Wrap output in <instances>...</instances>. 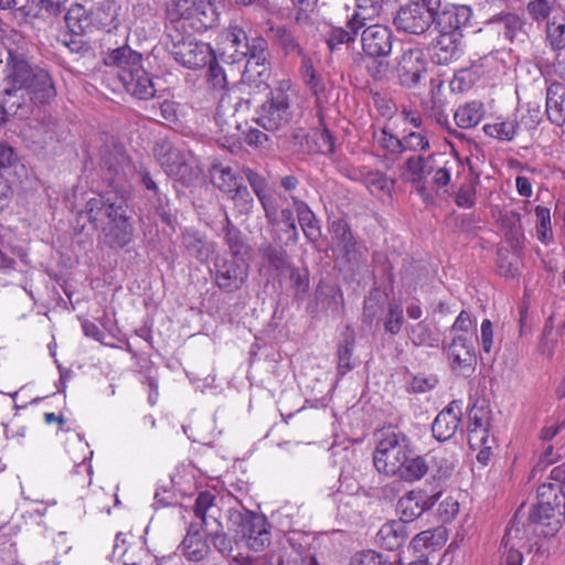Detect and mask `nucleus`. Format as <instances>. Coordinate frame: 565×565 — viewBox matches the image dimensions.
Returning <instances> with one entry per match:
<instances>
[{
	"label": "nucleus",
	"instance_id": "f257e3e1",
	"mask_svg": "<svg viewBox=\"0 0 565 565\" xmlns=\"http://www.w3.org/2000/svg\"><path fill=\"white\" fill-rule=\"evenodd\" d=\"M520 509L502 539V546L530 547L531 537L554 536L565 521V492L559 487L541 484L537 503L529 512L527 523L521 521Z\"/></svg>",
	"mask_w": 565,
	"mask_h": 565
},
{
	"label": "nucleus",
	"instance_id": "f03ea898",
	"mask_svg": "<svg viewBox=\"0 0 565 565\" xmlns=\"http://www.w3.org/2000/svg\"><path fill=\"white\" fill-rule=\"evenodd\" d=\"M85 212L94 227L102 231L108 247L122 248L132 241L135 230L124 198L99 194L87 201Z\"/></svg>",
	"mask_w": 565,
	"mask_h": 565
},
{
	"label": "nucleus",
	"instance_id": "7ed1b4c3",
	"mask_svg": "<svg viewBox=\"0 0 565 565\" xmlns=\"http://www.w3.org/2000/svg\"><path fill=\"white\" fill-rule=\"evenodd\" d=\"M30 76L35 77L40 84H46V71L30 64L24 55L8 51L6 62L3 89V111L9 115H18L19 118H25L31 111L30 103L25 102L23 93Z\"/></svg>",
	"mask_w": 565,
	"mask_h": 565
},
{
	"label": "nucleus",
	"instance_id": "20e7f679",
	"mask_svg": "<svg viewBox=\"0 0 565 565\" xmlns=\"http://www.w3.org/2000/svg\"><path fill=\"white\" fill-rule=\"evenodd\" d=\"M169 32H203L215 22V12L206 0H170L166 8Z\"/></svg>",
	"mask_w": 565,
	"mask_h": 565
},
{
	"label": "nucleus",
	"instance_id": "39448f33",
	"mask_svg": "<svg viewBox=\"0 0 565 565\" xmlns=\"http://www.w3.org/2000/svg\"><path fill=\"white\" fill-rule=\"evenodd\" d=\"M296 96V89L290 81H279L270 88L266 100L262 104L257 124L268 131L286 127L294 116L292 104Z\"/></svg>",
	"mask_w": 565,
	"mask_h": 565
},
{
	"label": "nucleus",
	"instance_id": "423d86ee",
	"mask_svg": "<svg viewBox=\"0 0 565 565\" xmlns=\"http://www.w3.org/2000/svg\"><path fill=\"white\" fill-rule=\"evenodd\" d=\"M231 530L235 542L243 541L255 551H262L270 543V533L265 516L245 508H231L227 511Z\"/></svg>",
	"mask_w": 565,
	"mask_h": 565
},
{
	"label": "nucleus",
	"instance_id": "0eeeda50",
	"mask_svg": "<svg viewBox=\"0 0 565 565\" xmlns=\"http://www.w3.org/2000/svg\"><path fill=\"white\" fill-rule=\"evenodd\" d=\"M192 32H169L166 46L175 62L190 70H196L207 65L216 55L210 44L198 41Z\"/></svg>",
	"mask_w": 565,
	"mask_h": 565
},
{
	"label": "nucleus",
	"instance_id": "6e6552de",
	"mask_svg": "<svg viewBox=\"0 0 565 565\" xmlns=\"http://www.w3.org/2000/svg\"><path fill=\"white\" fill-rule=\"evenodd\" d=\"M411 438L402 433L390 430L381 435L373 452V463L380 473L393 476L402 467L405 455L412 451Z\"/></svg>",
	"mask_w": 565,
	"mask_h": 565
},
{
	"label": "nucleus",
	"instance_id": "1a4fd4ad",
	"mask_svg": "<svg viewBox=\"0 0 565 565\" xmlns=\"http://www.w3.org/2000/svg\"><path fill=\"white\" fill-rule=\"evenodd\" d=\"M440 7L441 0H411L397 10L393 24L403 33L426 34L431 29L436 10Z\"/></svg>",
	"mask_w": 565,
	"mask_h": 565
},
{
	"label": "nucleus",
	"instance_id": "9d476101",
	"mask_svg": "<svg viewBox=\"0 0 565 565\" xmlns=\"http://www.w3.org/2000/svg\"><path fill=\"white\" fill-rule=\"evenodd\" d=\"M194 514L201 520L202 527L209 532L214 548L223 556L233 552L232 541L223 531L218 521V508L215 505V495L210 491L200 492L194 503Z\"/></svg>",
	"mask_w": 565,
	"mask_h": 565
},
{
	"label": "nucleus",
	"instance_id": "9b49d317",
	"mask_svg": "<svg viewBox=\"0 0 565 565\" xmlns=\"http://www.w3.org/2000/svg\"><path fill=\"white\" fill-rule=\"evenodd\" d=\"M154 156L167 175L184 185L192 183L199 175L186 156L169 142L157 145Z\"/></svg>",
	"mask_w": 565,
	"mask_h": 565
},
{
	"label": "nucleus",
	"instance_id": "f8f14e48",
	"mask_svg": "<svg viewBox=\"0 0 565 565\" xmlns=\"http://www.w3.org/2000/svg\"><path fill=\"white\" fill-rule=\"evenodd\" d=\"M248 268L243 258L216 257L213 269L216 286L225 292L241 289L248 277Z\"/></svg>",
	"mask_w": 565,
	"mask_h": 565
},
{
	"label": "nucleus",
	"instance_id": "ddd939ff",
	"mask_svg": "<svg viewBox=\"0 0 565 565\" xmlns=\"http://www.w3.org/2000/svg\"><path fill=\"white\" fill-rule=\"evenodd\" d=\"M394 71L402 86L416 87L427 72L424 52L417 47L404 49L395 58Z\"/></svg>",
	"mask_w": 565,
	"mask_h": 565
},
{
	"label": "nucleus",
	"instance_id": "4468645a",
	"mask_svg": "<svg viewBox=\"0 0 565 565\" xmlns=\"http://www.w3.org/2000/svg\"><path fill=\"white\" fill-rule=\"evenodd\" d=\"M268 43L263 36H255L247 40V49L243 51V61H245V70L243 78L246 82L256 81L260 82L269 75V61H268Z\"/></svg>",
	"mask_w": 565,
	"mask_h": 565
},
{
	"label": "nucleus",
	"instance_id": "2eb2a0df",
	"mask_svg": "<svg viewBox=\"0 0 565 565\" xmlns=\"http://www.w3.org/2000/svg\"><path fill=\"white\" fill-rule=\"evenodd\" d=\"M472 17V11L468 6H457L452 3H443L440 9L434 14V30L437 33L462 36L461 29L465 28Z\"/></svg>",
	"mask_w": 565,
	"mask_h": 565
},
{
	"label": "nucleus",
	"instance_id": "dca6fc26",
	"mask_svg": "<svg viewBox=\"0 0 565 565\" xmlns=\"http://www.w3.org/2000/svg\"><path fill=\"white\" fill-rule=\"evenodd\" d=\"M363 52L370 57H386L391 54L394 34L384 24L366 25L360 31Z\"/></svg>",
	"mask_w": 565,
	"mask_h": 565
},
{
	"label": "nucleus",
	"instance_id": "f3484780",
	"mask_svg": "<svg viewBox=\"0 0 565 565\" xmlns=\"http://www.w3.org/2000/svg\"><path fill=\"white\" fill-rule=\"evenodd\" d=\"M246 32L238 25H230L217 38V53L230 64L243 62V51L247 49Z\"/></svg>",
	"mask_w": 565,
	"mask_h": 565
},
{
	"label": "nucleus",
	"instance_id": "a211bd4d",
	"mask_svg": "<svg viewBox=\"0 0 565 565\" xmlns=\"http://www.w3.org/2000/svg\"><path fill=\"white\" fill-rule=\"evenodd\" d=\"M441 492L428 495L422 491H408L397 502V512L401 515L398 521L405 523L412 522L420 516L426 510H429L440 498Z\"/></svg>",
	"mask_w": 565,
	"mask_h": 565
},
{
	"label": "nucleus",
	"instance_id": "6ab92c4d",
	"mask_svg": "<svg viewBox=\"0 0 565 565\" xmlns=\"http://www.w3.org/2000/svg\"><path fill=\"white\" fill-rule=\"evenodd\" d=\"M102 168L106 171V178L111 184L121 183L134 169L129 157L120 146L103 150Z\"/></svg>",
	"mask_w": 565,
	"mask_h": 565
},
{
	"label": "nucleus",
	"instance_id": "aec40b11",
	"mask_svg": "<svg viewBox=\"0 0 565 565\" xmlns=\"http://www.w3.org/2000/svg\"><path fill=\"white\" fill-rule=\"evenodd\" d=\"M460 36L437 33L426 45V50L435 64L448 65L460 57Z\"/></svg>",
	"mask_w": 565,
	"mask_h": 565
},
{
	"label": "nucleus",
	"instance_id": "412c9836",
	"mask_svg": "<svg viewBox=\"0 0 565 565\" xmlns=\"http://www.w3.org/2000/svg\"><path fill=\"white\" fill-rule=\"evenodd\" d=\"M142 56L127 45L111 50L105 57L104 64L111 68V73L118 78L124 79L125 74H130L141 66Z\"/></svg>",
	"mask_w": 565,
	"mask_h": 565
},
{
	"label": "nucleus",
	"instance_id": "4be33fe9",
	"mask_svg": "<svg viewBox=\"0 0 565 565\" xmlns=\"http://www.w3.org/2000/svg\"><path fill=\"white\" fill-rule=\"evenodd\" d=\"M331 233L333 241V250L338 257L347 262H356L359 250L356 241L351 232L350 226L344 220H335L331 223Z\"/></svg>",
	"mask_w": 565,
	"mask_h": 565
},
{
	"label": "nucleus",
	"instance_id": "5701e85b",
	"mask_svg": "<svg viewBox=\"0 0 565 565\" xmlns=\"http://www.w3.org/2000/svg\"><path fill=\"white\" fill-rule=\"evenodd\" d=\"M92 15L94 25L107 33L118 31L121 26V6L116 0H100L93 7Z\"/></svg>",
	"mask_w": 565,
	"mask_h": 565
},
{
	"label": "nucleus",
	"instance_id": "b1692460",
	"mask_svg": "<svg viewBox=\"0 0 565 565\" xmlns=\"http://www.w3.org/2000/svg\"><path fill=\"white\" fill-rule=\"evenodd\" d=\"M120 83L125 90L135 98L147 100L156 95L152 78L142 65L130 71V74H125Z\"/></svg>",
	"mask_w": 565,
	"mask_h": 565
},
{
	"label": "nucleus",
	"instance_id": "393cba45",
	"mask_svg": "<svg viewBox=\"0 0 565 565\" xmlns=\"http://www.w3.org/2000/svg\"><path fill=\"white\" fill-rule=\"evenodd\" d=\"M273 44L278 47L285 56H302L303 49L300 43L298 26L276 25L270 26Z\"/></svg>",
	"mask_w": 565,
	"mask_h": 565
},
{
	"label": "nucleus",
	"instance_id": "a878e982",
	"mask_svg": "<svg viewBox=\"0 0 565 565\" xmlns=\"http://www.w3.org/2000/svg\"><path fill=\"white\" fill-rule=\"evenodd\" d=\"M530 121L525 120L523 116L520 121L518 120H505L501 122L487 124L483 126V131L486 135L497 138L500 140H512L521 125H524L527 129H531L536 126L539 122V107L533 110H529Z\"/></svg>",
	"mask_w": 565,
	"mask_h": 565
},
{
	"label": "nucleus",
	"instance_id": "bb28decb",
	"mask_svg": "<svg viewBox=\"0 0 565 565\" xmlns=\"http://www.w3.org/2000/svg\"><path fill=\"white\" fill-rule=\"evenodd\" d=\"M489 426V412L482 407H472L469 412L468 426V438L471 446L490 448L488 446Z\"/></svg>",
	"mask_w": 565,
	"mask_h": 565
},
{
	"label": "nucleus",
	"instance_id": "cd10ccee",
	"mask_svg": "<svg viewBox=\"0 0 565 565\" xmlns=\"http://www.w3.org/2000/svg\"><path fill=\"white\" fill-rule=\"evenodd\" d=\"M365 21H367V17L362 15V12H354L347 21L345 26L333 28L327 39L330 50H335L339 45L354 41L359 32L365 26Z\"/></svg>",
	"mask_w": 565,
	"mask_h": 565
},
{
	"label": "nucleus",
	"instance_id": "c85d7f7f",
	"mask_svg": "<svg viewBox=\"0 0 565 565\" xmlns=\"http://www.w3.org/2000/svg\"><path fill=\"white\" fill-rule=\"evenodd\" d=\"M447 355L454 370L471 369L476 361L472 341L461 334L452 339L448 345Z\"/></svg>",
	"mask_w": 565,
	"mask_h": 565
},
{
	"label": "nucleus",
	"instance_id": "c756f323",
	"mask_svg": "<svg viewBox=\"0 0 565 565\" xmlns=\"http://www.w3.org/2000/svg\"><path fill=\"white\" fill-rule=\"evenodd\" d=\"M545 111L548 120L562 126L565 122V85L554 81L546 89Z\"/></svg>",
	"mask_w": 565,
	"mask_h": 565
},
{
	"label": "nucleus",
	"instance_id": "7c9ffc66",
	"mask_svg": "<svg viewBox=\"0 0 565 565\" xmlns=\"http://www.w3.org/2000/svg\"><path fill=\"white\" fill-rule=\"evenodd\" d=\"M113 553L116 557L120 558L125 565H142L143 558L148 556L145 542L136 540L127 543L121 533L116 535Z\"/></svg>",
	"mask_w": 565,
	"mask_h": 565
},
{
	"label": "nucleus",
	"instance_id": "2f4dec72",
	"mask_svg": "<svg viewBox=\"0 0 565 565\" xmlns=\"http://www.w3.org/2000/svg\"><path fill=\"white\" fill-rule=\"evenodd\" d=\"M290 200L305 236L310 242H317L321 235L319 220L305 201L295 195Z\"/></svg>",
	"mask_w": 565,
	"mask_h": 565
},
{
	"label": "nucleus",
	"instance_id": "473e14b6",
	"mask_svg": "<svg viewBox=\"0 0 565 565\" xmlns=\"http://www.w3.org/2000/svg\"><path fill=\"white\" fill-rule=\"evenodd\" d=\"M179 548L184 557L191 562H200L204 559L211 551L205 537L193 524H191L188 534L181 542Z\"/></svg>",
	"mask_w": 565,
	"mask_h": 565
},
{
	"label": "nucleus",
	"instance_id": "72a5a7b5",
	"mask_svg": "<svg viewBox=\"0 0 565 565\" xmlns=\"http://www.w3.org/2000/svg\"><path fill=\"white\" fill-rule=\"evenodd\" d=\"M460 423V412H455L451 405L443 409L431 425L433 436L440 440H449L457 431Z\"/></svg>",
	"mask_w": 565,
	"mask_h": 565
},
{
	"label": "nucleus",
	"instance_id": "f704fd0d",
	"mask_svg": "<svg viewBox=\"0 0 565 565\" xmlns=\"http://www.w3.org/2000/svg\"><path fill=\"white\" fill-rule=\"evenodd\" d=\"M428 469L426 459L416 454L415 446L412 444V451L409 455H405L402 467L395 471L394 476L404 481L414 482L420 480Z\"/></svg>",
	"mask_w": 565,
	"mask_h": 565
},
{
	"label": "nucleus",
	"instance_id": "c9c22d12",
	"mask_svg": "<svg viewBox=\"0 0 565 565\" xmlns=\"http://www.w3.org/2000/svg\"><path fill=\"white\" fill-rule=\"evenodd\" d=\"M46 84L42 85L35 77L30 76L26 82L25 90L20 93L25 98V102L32 104H45L54 99L56 96V89L53 84L51 75L46 72Z\"/></svg>",
	"mask_w": 565,
	"mask_h": 565
},
{
	"label": "nucleus",
	"instance_id": "e433bc0d",
	"mask_svg": "<svg viewBox=\"0 0 565 565\" xmlns=\"http://www.w3.org/2000/svg\"><path fill=\"white\" fill-rule=\"evenodd\" d=\"M376 537L384 548L394 551L401 547L407 537L406 525L401 521L387 522L381 526Z\"/></svg>",
	"mask_w": 565,
	"mask_h": 565
},
{
	"label": "nucleus",
	"instance_id": "4c0bfd02",
	"mask_svg": "<svg viewBox=\"0 0 565 565\" xmlns=\"http://www.w3.org/2000/svg\"><path fill=\"white\" fill-rule=\"evenodd\" d=\"M65 23L71 33L81 35L89 32L94 25L92 11L82 4H72L65 14Z\"/></svg>",
	"mask_w": 565,
	"mask_h": 565
},
{
	"label": "nucleus",
	"instance_id": "58836bf2",
	"mask_svg": "<svg viewBox=\"0 0 565 565\" xmlns=\"http://www.w3.org/2000/svg\"><path fill=\"white\" fill-rule=\"evenodd\" d=\"M182 244L188 253L200 262L209 259L214 252L213 244L196 232H186L182 236Z\"/></svg>",
	"mask_w": 565,
	"mask_h": 565
},
{
	"label": "nucleus",
	"instance_id": "ea45409f",
	"mask_svg": "<svg viewBox=\"0 0 565 565\" xmlns=\"http://www.w3.org/2000/svg\"><path fill=\"white\" fill-rule=\"evenodd\" d=\"M483 117V107L481 103H467L455 111L454 118L458 127L470 129L476 127Z\"/></svg>",
	"mask_w": 565,
	"mask_h": 565
},
{
	"label": "nucleus",
	"instance_id": "a19ab883",
	"mask_svg": "<svg viewBox=\"0 0 565 565\" xmlns=\"http://www.w3.org/2000/svg\"><path fill=\"white\" fill-rule=\"evenodd\" d=\"M546 44L554 52H561L565 49V17H553L547 20L545 26Z\"/></svg>",
	"mask_w": 565,
	"mask_h": 565
},
{
	"label": "nucleus",
	"instance_id": "79ce46f5",
	"mask_svg": "<svg viewBox=\"0 0 565 565\" xmlns=\"http://www.w3.org/2000/svg\"><path fill=\"white\" fill-rule=\"evenodd\" d=\"M406 331L411 342L416 347L436 348L438 345V338L426 321L412 324Z\"/></svg>",
	"mask_w": 565,
	"mask_h": 565
},
{
	"label": "nucleus",
	"instance_id": "37998d69",
	"mask_svg": "<svg viewBox=\"0 0 565 565\" xmlns=\"http://www.w3.org/2000/svg\"><path fill=\"white\" fill-rule=\"evenodd\" d=\"M446 540V530L441 526H438L433 530H426L418 533L412 540L411 544L415 551H420L422 548L436 550L444 545Z\"/></svg>",
	"mask_w": 565,
	"mask_h": 565
},
{
	"label": "nucleus",
	"instance_id": "c03bdc74",
	"mask_svg": "<svg viewBox=\"0 0 565 565\" xmlns=\"http://www.w3.org/2000/svg\"><path fill=\"white\" fill-rule=\"evenodd\" d=\"M28 137L36 146L44 148L49 143L53 142L57 137L55 121L50 119L47 121L36 122L29 128Z\"/></svg>",
	"mask_w": 565,
	"mask_h": 565
},
{
	"label": "nucleus",
	"instance_id": "a18cd8bd",
	"mask_svg": "<svg viewBox=\"0 0 565 565\" xmlns=\"http://www.w3.org/2000/svg\"><path fill=\"white\" fill-rule=\"evenodd\" d=\"M211 182L221 191L228 193L238 183L231 167L213 164L210 169Z\"/></svg>",
	"mask_w": 565,
	"mask_h": 565
},
{
	"label": "nucleus",
	"instance_id": "49530a36",
	"mask_svg": "<svg viewBox=\"0 0 565 565\" xmlns=\"http://www.w3.org/2000/svg\"><path fill=\"white\" fill-rule=\"evenodd\" d=\"M263 258L277 271L284 273L290 267V262L284 246L266 244L260 248Z\"/></svg>",
	"mask_w": 565,
	"mask_h": 565
},
{
	"label": "nucleus",
	"instance_id": "de8ad7c7",
	"mask_svg": "<svg viewBox=\"0 0 565 565\" xmlns=\"http://www.w3.org/2000/svg\"><path fill=\"white\" fill-rule=\"evenodd\" d=\"M495 21L500 24V31L509 41L513 42L519 36L524 35V21L518 14L505 13L497 17Z\"/></svg>",
	"mask_w": 565,
	"mask_h": 565
},
{
	"label": "nucleus",
	"instance_id": "09e8293b",
	"mask_svg": "<svg viewBox=\"0 0 565 565\" xmlns=\"http://www.w3.org/2000/svg\"><path fill=\"white\" fill-rule=\"evenodd\" d=\"M404 168L406 180L411 183H419L430 173L427 159L422 156L409 157L405 161Z\"/></svg>",
	"mask_w": 565,
	"mask_h": 565
},
{
	"label": "nucleus",
	"instance_id": "8fccbe9b",
	"mask_svg": "<svg viewBox=\"0 0 565 565\" xmlns=\"http://www.w3.org/2000/svg\"><path fill=\"white\" fill-rule=\"evenodd\" d=\"M373 139L379 148L390 154L403 153L402 139L388 131L385 127L374 130Z\"/></svg>",
	"mask_w": 565,
	"mask_h": 565
},
{
	"label": "nucleus",
	"instance_id": "3c124183",
	"mask_svg": "<svg viewBox=\"0 0 565 565\" xmlns=\"http://www.w3.org/2000/svg\"><path fill=\"white\" fill-rule=\"evenodd\" d=\"M362 182L370 190L371 193L375 191L390 193L394 184V180H390L385 173L381 171H366L361 172Z\"/></svg>",
	"mask_w": 565,
	"mask_h": 565
},
{
	"label": "nucleus",
	"instance_id": "603ef678",
	"mask_svg": "<svg viewBox=\"0 0 565 565\" xmlns=\"http://www.w3.org/2000/svg\"><path fill=\"white\" fill-rule=\"evenodd\" d=\"M270 226L273 227L274 242L282 246L295 245L298 242L299 233L296 223L287 224L279 221L278 224Z\"/></svg>",
	"mask_w": 565,
	"mask_h": 565
},
{
	"label": "nucleus",
	"instance_id": "864d4df0",
	"mask_svg": "<svg viewBox=\"0 0 565 565\" xmlns=\"http://www.w3.org/2000/svg\"><path fill=\"white\" fill-rule=\"evenodd\" d=\"M535 216L537 218L536 236L543 244H548L553 238L551 227V211L546 206L537 205L535 207Z\"/></svg>",
	"mask_w": 565,
	"mask_h": 565
},
{
	"label": "nucleus",
	"instance_id": "5fc2aeb1",
	"mask_svg": "<svg viewBox=\"0 0 565 565\" xmlns=\"http://www.w3.org/2000/svg\"><path fill=\"white\" fill-rule=\"evenodd\" d=\"M556 6V0H531L526 10L531 19L537 23L550 18Z\"/></svg>",
	"mask_w": 565,
	"mask_h": 565
},
{
	"label": "nucleus",
	"instance_id": "6e6d98bb",
	"mask_svg": "<svg viewBox=\"0 0 565 565\" xmlns=\"http://www.w3.org/2000/svg\"><path fill=\"white\" fill-rule=\"evenodd\" d=\"M539 67L546 82H554V77L565 82V56L561 57V54H557L552 63L542 61Z\"/></svg>",
	"mask_w": 565,
	"mask_h": 565
},
{
	"label": "nucleus",
	"instance_id": "4d7b16f0",
	"mask_svg": "<svg viewBox=\"0 0 565 565\" xmlns=\"http://www.w3.org/2000/svg\"><path fill=\"white\" fill-rule=\"evenodd\" d=\"M228 194L241 213L247 214L252 211L254 199L247 186L237 183Z\"/></svg>",
	"mask_w": 565,
	"mask_h": 565
},
{
	"label": "nucleus",
	"instance_id": "13d9d810",
	"mask_svg": "<svg viewBox=\"0 0 565 565\" xmlns=\"http://www.w3.org/2000/svg\"><path fill=\"white\" fill-rule=\"evenodd\" d=\"M403 308L397 302L388 305L387 313L384 320V329L387 333L397 334L403 326Z\"/></svg>",
	"mask_w": 565,
	"mask_h": 565
},
{
	"label": "nucleus",
	"instance_id": "bf43d9fd",
	"mask_svg": "<svg viewBox=\"0 0 565 565\" xmlns=\"http://www.w3.org/2000/svg\"><path fill=\"white\" fill-rule=\"evenodd\" d=\"M265 214L268 225H276L279 223V204L277 198L268 192L258 199Z\"/></svg>",
	"mask_w": 565,
	"mask_h": 565
},
{
	"label": "nucleus",
	"instance_id": "052dcab7",
	"mask_svg": "<svg viewBox=\"0 0 565 565\" xmlns=\"http://www.w3.org/2000/svg\"><path fill=\"white\" fill-rule=\"evenodd\" d=\"M242 173L249 183L257 199H260V196H264L265 194L270 192L268 190V183L266 179L256 171H254L253 169L244 167L242 169Z\"/></svg>",
	"mask_w": 565,
	"mask_h": 565
},
{
	"label": "nucleus",
	"instance_id": "680f3d73",
	"mask_svg": "<svg viewBox=\"0 0 565 565\" xmlns=\"http://www.w3.org/2000/svg\"><path fill=\"white\" fill-rule=\"evenodd\" d=\"M350 565H396L390 562L383 554L374 551H364L355 554L350 562Z\"/></svg>",
	"mask_w": 565,
	"mask_h": 565
},
{
	"label": "nucleus",
	"instance_id": "e2e57ef3",
	"mask_svg": "<svg viewBox=\"0 0 565 565\" xmlns=\"http://www.w3.org/2000/svg\"><path fill=\"white\" fill-rule=\"evenodd\" d=\"M353 344H354V340L351 339V338H347L344 340V342L339 345V349H338V358H339L338 369H339V372L342 375L353 369V364L351 363Z\"/></svg>",
	"mask_w": 565,
	"mask_h": 565
},
{
	"label": "nucleus",
	"instance_id": "0e129e2a",
	"mask_svg": "<svg viewBox=\"0 0 565 565\" xmlns=\"http://www.w3.org/2000/svg\"><path fill=\"white\" fill-rule=\"evenodd\" d=\"M316 150L322 154H331L334 151V138L327 128L317 130L312 135Z\"/></svg>",
	"mask_w": 565,
	"mask_h": 565
},
{
	"label": "nucleus",
	"instance_id": "69168bd1",
	"mask_svg": "<svg viewBox=\"0 0 565 565\" xmlns=\"http://www.w3.org/2000/svg\"><path fill=\"white\" fill-rule=\"evenodd\" d=\"M403 152L404 151H423L426 152L430 145L428 139L420 132H409L403 139Z\"/></svg>",
	"mask_w": 565,
	"mask_h": 565
},
{
	"label": "nucleus",
	"instance_id": "338daca9",
	"mask_svg": "<svg viewBox=\"0 0 565 565\" xmlns=\"http://www.w3.org/2000/svg\"><path fill=\"white\" fill-rule=\"evenodd\" d=\"M35 0H0V10H15L21 18L34 15Z\"/></svg>",
	"mask_w": 565,
	"mask_h": 565
},
{
	"label": "nucleus",
	"instance_id": "774afa93",
	"mask_svg": "<svg viewBox=\"0 0 565 565\" xmlns=\"http://www.w3.org/2000/svg\"><path fill=\"white\" fill-rule=\"evenodd\" d=\"M209 65V72H207V78L211 85L215 89H223L227 85L226 75L224 73V70L222 66H220L215 58L207 63Z\"/></svg>",
	"mask_w": 565,
	"mask_h": 565
}]
</instances>
